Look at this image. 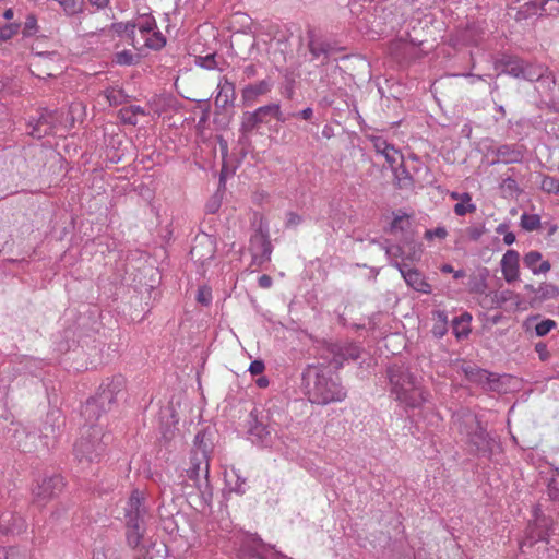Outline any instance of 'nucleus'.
Here are the masks:
<instances>
[{"instance_id":"1","label":"nucleus","mask_w":559,"mask_h":559,"mask_svg":"<svg viewBox=\"0 0 559 559\" xmlns=\"http://www.w3.org/2000/svg\"><path fill=\"white\" fill-rule=\"evenodd\" d=\"M305 378L308 381L309 400L317 404H329L340 402L346 397L344 388L332 377L318 368H310Z\"/></svg>"},{"instance_id":"2","label":"nucleus","mask_w":559,"mask_h":559,"mask_svg":"<svg viewBox=\"0 0 559 559\" xmlns=\"http://www.w3.org/2000/svg\"><path fill=\"white\" fill-rule=\"evenodd\" d=\"M390 381L392 393L406 407H419L428 399V393L407 370H392Z\"/></svg>"},{"instance_id":"3","label":"nucleus","mask_w":559,"mask_h":559,"mask_svg":"<svg viewBox=\"0 0 559 559\" xmlns=\"http://www.w3.org/2000/svg\"><path fill=\"white\" fill-rule=\"evenodd\" d=\"M210 453L211 447L204 442V437L198 433L191 452L190 467L186 471L188 478L194 483L195 487H199L201 473L204 474L206 479L209 477Z\"/></svg>"},{"instance_id":"4","label":"nucleus","mask_w":559,"mask_h":559,"mask_svg":"<svg viewBox=\"0 0 559 559\" xmlns=\"http://www.w3.org/2000/svg\"><path fill=\"white\" fill-rule=\"evenodd\" d=\"M269 117H273L277 121H285V118L283 117V114L281 111L280 104H270L261 106L253 112H246L243 115L241 128L245 132H251L261 124L269 123Z\"/></svg>"},{"instance_id":"5","label":"nucleus","mask_w":559,"mask_h":559,"mask_svg":"<svg viewBox=\"0 0 559 559\" xmlns=\"http://www.w3.org/2000/svg\"><path fill=\"white\" fill-rule=\"evenodd\" d=\"M138 32L143 40V44L140 43L138 47L144 46L158 50L166 44L165 37L157 31L156 22L152 16H144L138 22Z\"/></svg>"},{"instance_id":"6","label":"nucleus","mask_w":559,"mask_h":559,"mask_svg":"<svg viewBox=\"0 0 559 559\" xmlns=\"http://www.w3.org/2000/svg\"><path fill=\"white\" fill-rule=\"evenodd\" d=\"M102 451L103 447L98 438V432L93 435L88 433L87 436L83 435L74 445L75 456L80 462L86 461L87 463H92L98 460Z\"/></svg>"},{"instance_id":"7","label":"nucleus","mask_w":559,"mask_h":559,"mask_svg":"<svg viewBox=\"0 0 559 559\" xmlns=\"http://www.w3.org/2000/svg\"><path fill=\"white\" fill-rule=\"evenodd\" d=\"M464 425L466 429L465 431H461L466 433L468 442L475 445L478 450L485 448L487 444V433L478 423L477 418L473 415H468L464 420Z\"/></svg>"},{"instance_id":"8","label":"nucleus","mask_w":559,"mask_h":559,"mask_svg":"<svg viewBox=\"0 0 559 559\" xmlns=\"http://www.w3.org/2000/svg\"><path fill=\"white\" fill-rule=\"evenodd\" d=\"M63 488V479L61 476L55 475L48 478H44L43 481L33 490L34 495L41 499L46 500L58 492H60Z\"/></svg>"},{"instance_id":"9","label":"nucleus","mask_w":559,"mask_h":559,"mask_svg":"<svg viewBox=\"0 0 559 559\" xmlns=\"http://www.w3.org/2000/svg\"><path fill=\"white\" fill-rule=\"evenodd\" d=\"M520 254L515 250H508L501 259V272L508 283L519 278Z\"/></svg>"},{"instance_id":"10","label":"nucleus","mask_w":559,"mask_h":559,"mask_svg":"<svg viewBox=\"0 0 559 559\" xmlns=\"http://www.w3.org/2000/svg\"><path fill=\"white\" fill-rule=\"evenodd\" d=\"M495 69L498 74H508L514 78H521L524 71V61L512 56H506L495 62Z\"/></svg>"},{"instance_id":"11","label":"nucleus","mask_w":559,"mask_h":559,"mask_svg":"<svg viewBox=\"0 0 559 559\" xmlns=\"http://www.w3.org/2000/svg\"><path fill=\"white\" fill-rule=\"evenodd\" d=\"M272 88V83L267 80H261L257 83L249 84L243 87L241 98L245 105H253L259 96L267 94Z\"/></svg>"},{"instance_id":"12","label":"nucleus","mask_w":559,"mask_h":559,"mask_svg":"<svg viewBox=\"0 0 559 559\" xmlns=\"http://www.w3.org/2000/svg\"><path fill=\"white\" fill-rule=\"evenodd\" d=\"M32 73L37 76H55L61 71V67H56L52 56H38L32 63Z\"/></svg>"},{"instance_id":"13","label":"nucleus","mask_w":559,"mask_h":559,"mask_svg":"<svg viewBox=\"0 0 559 559\" xmlns=\"http://www.w3.org/2000/svg\"><path fill=\"white\" fill-rule=\"evenodd\" d=\"M403 278L407 283L408 286L413 287L415 290L424 294H430L431 293V286L423 274L414 269H400Z\"/></svg>"},{"instance_id":"14","label":"nucleus","mask_w":559,"mask_h":559,"mask_svg":"<svg viewBox=\"0 0 559 559\" xmlns=\"http://www.w3.org/2000/svg\"><path fill=\"white\" fill-rule=\"evenodd\" d=\"M126 526L127 543L130 547L136 548L141 544L144 534L142 521L134 515L133 518L126 519Z\"/></svg>"},{"instance_id":"15","label":"nucleus","mask_w":559,"mask_h":559,"mask_svg":"<svg viewBox=\"0 0 559 559\" xmlns=\"http://www.w3.org/2000/svg\"><path fill=\"white\" fill-rule=\"evenodd\" d=\"M524 264L534 274H545L550 270V263L543 260L538 251H530L524 255Z\"/></svg>"},{"instance_id":"16","label":"nucleus","mask_w":559,"mask_h":559,"mask_svg":"<svg viewBox=\"0 0 559 559\" xmlns=\"http://www.w3.org/2000/svg\"><path fill=\"white\" fill-rule=\"evenodd\" d=\"M190 254L192 259L204 264L207 259H212L214 255L212 241L209 238H204V241H200L191 248Z\"/></svg>"},{"instance_id":"17","label":"nucleus","mask_w":559,"mask_h":559,"mask_svg":"<svg viewBox=\"0 0 559 559\" xmlns=\"http://www.w3.org/2000/svg\"><path fill=\"white\" fill-rule=\"evenodd\" d=\"M332 353L334 354L333 361L336 366H341L343 360L357 359L359 357V348L353 344L345 345L344 347L334 345Z\"/></svg>"},{"instance_id":"18","label":"nucleus","mask_w":559,"mask_h":559,"mask_svg":"<svg viewBox=\"0 0 559 559\" xmlns=\"http://www.w3.org/2000/svg\"><path fill=\"white\" fill-rule=\"evenodd\" d=\"M218 92L215 97V103L222 107H225L235 95V85L228 81L227 78L219 80L217 85Z\"/></svg>"},{"instance_id":"19","label":"nucleus","mask_w":559,"mask_h":559,"mask_svg":"<svg viewBox=\"0 0 559 559\" xmlns=\"http://www.w3.org/2000/svg\"><path fill=\"white\" fill-rule=\"evenodd\" d=\"M142 499V493L139 490H133L131 492L126 507V519L133 518L134 515H136L138 519L142 518L144 514Z\"/></svg>"},{"instance_id":"20","label":"nucleus","mask_w":559,"mask_h":559,"mask_svg":"<svg viewBox=\"0 0 559 559\" xmlns=\"http://www.w3.org/2000/svg\"><path fill=\"white\" fill-rule=\"evenodd\" d=\"M472 316L463 313L453 320V333L457 338H465L471 333Z\"/></svg>"},{"instance_id":"21","label":"nucleus","mask_w":559,"mask_h":559,"mask_svg":"<svg viewBox=\"0 0 559 559\" xmlns=\"http://www.w3.org/2000/svg\"><path fill=\"white\" fill-rule=\"evenodd\" d=\"M135 29H138V23H131V22H118L114 23L111 25V31L116 33L117 35H123L126 34L128 37L131 38L132 45L138 48V45L140 44V40L135 36Z\"/></svg>"},{"instance_id":"22","label":"nucleus","mask_w":559,"mask_h":559,"mask_svg":"<svg viewBox=\"0 0 559 559\" xmlns=\"http://www.w3.org/2000/svg\"><path fill=\"white\" fill-rule=\"evenodd\" d=\"M382 156L388 162L391 170L395 173L396 177H399V168L403 166V154L393 145H390Z\"/></svg>"},{"instance_id":"23","label":"nucleus","mask_w":559,"mask_h":559,"mask_svg":"<svg viewBox=\"0 0 559 559\" xmlns=\"http://www.w3.org/2000/svg\"><path fill=\"white\" fill-rule=\"evenodd\" d=\"M255 243H259L261 247V260L270 261L272 254V245L269 237L265 235H257L251 239V246L253 247Z\"/></svg>"},{"instance_id":"24","label":"nucleus","mask_w":559,"mask_h":559,"mask_svg":"<svg viewBox=\"0 0 559 559\" xmlns=\"http://www.w3.org/2000/svg\"><path fill=\"white\" fill-rule=\"evenodd\" d=\"M0 559H31L29 554L19 547H0Z\"/></svg>"},{"instance_id":"25","label":"nucleus","mask_w":559,"mask_h":559,"mask_svg":"<svg viewBox=\"0 0 559 559\" xmlns=\"http://www.w3.org/2000/svg\"><path fill=\"white\" fill-rule=\"evenodd\" d=\"M463 372L465 373L466 378L473 382H483L489 379L488 372L486 370L479 369L476 366H464Z\"/></svg>"},{"instance_id":"26","label":"nucleus","mask_w":559,"mask_h":559,"mask_svg":"<svg viewBox=\"0 0 559 559\" xmlns=\"http://www.w3.org/2000/svg\"><path fill=\"white\" fill-rule=\"evenodd\" d=\"M544 75V68L542 66H535L524 62V71L521 78L534 82L538 81Z\"/></svg>"},{"instance_id":"27","label":"nucleus","mask_w":559,"mask_h":559,"mask_svg":"<svg viewBox=\"0 0 559 559\" xmlns=\"http://www.w3.org/2000/svg\"><path fill=\"white\" fill-rule=\"evenodd\" d=\"M67 15H75L82 11L83 0H56Z\"/></svg>"},{"instance_id":"28","label":"nucleus","mask_w":559,"mask_h":559,"mask_svg":"<svg viewBox=\"0 0 559 559\" xmlns=\"http://www.w3.org/2000/svg\"><path fill=\"white\" fill-rule=\"evenodd\" d=\"M521 226L527 231L536 230L540 227V217L537 214H523L521 216Z\"/></svg>"},{"instance_id":"29","label":"nucleus","mask_w":559,"mask_h":559,"mask_svg":"<svg viewBox=\"0 0 559 559\" xmlns=\"http://www.w3.org/2000/svg\"><path fill=\"white\" fill-rule=\"evenodd\" d=\"M498 156L503 163H516L521 159L520 152L511 151L506 145L498 148Z\"/></svg>"},{"instance_id":"30","label":"nucleus","mask_w":559,"mask_h":559,"mask_svg":"<svg viewBox=\"0 0 559 559\" xmlns=\"http://www.w3.org/2000/svg\"><path fill=\"white\" fill-rule=\"evenodd\" d=\"M540 189L547 193H557L559 189V180L550 176H543Z\"/></svg>"},{"instance_id":"31","label":"nucleus","mask_w":559,"mask_h":559,"mask_svg":"<svg viewBox=\"0 0 559 559\" xmlns=\"http://www.w3.org/2000/svg\"><path fill=\"white\" fill-rule=\"evenodd\" d=\"M454 213L457 216H464L466 214H472L476 211V205L472 201H460L454 205Z\"/></svg>"},{"instance_id":"32","label":"nucleus","mask_w":559,"mask_h":559,"mask_svg":"<svg viewBox=\"0 0 559 559\" xmlns=\"http://www.w3.org/2000/svg\"><path fill=\"white\" fill-rule=\"evenodd\" d=\"M555 328H556V322L554 320L545 319L542 322L536 324L535 332H536L537 336H545Z\"/></svg>"},{"instance_id":"33","label":"nucleus","mask_w":559,"mask_h":559,"mask_svg":"<svg viewBox=\"0 0 559 559\" xmlns=\"http://www.w3.org/2000/svg\"><path fill=\"white\" fill-rule=\"evenodd\" d=\"M20 25L15 23L0 26V40H8L19 32Z\"/></svg>"},{"instance_id":"34","label":"nucleus","mask_w":559,"mask_h":559,"mask_svg":"<svg viewBox=\"0 0 559 559\" xmlns=\"http://www.w3.org/2000/svg\"><path fill=\"white\" fill-rule=\"evenodd\" d=\"M309 50L314 57H319L321 55H324L329 50V45L319 41L317 39H310L309 41Z\"/></svg>"},{"instance_id":"35","label":"nucleus","mask_w":559,"mask_h":559,"mask_svg":"<svg viewBox=\"0 0 559 559\" xmlns=\"http://www.w3.org/2000/svg\"><path fill=\"white\" fill-rule=\"evenodd\" d=\"M135 56L129 50H122L115 56L116 63L120 66H130L134 62Z\"/></svg>"},{"instance_id":"36","label":"nucleus","mask_w":559,"mask_h":559,"mask_svg":"<svg viewBox=\"0 0 559 559\" xmlns=\"http://www.w3.org/2000/svg\"><path fill=\"white\" fill-rule=\"evenodd\" d=\"M119 117L122 122L135 126L138 123V118L134 116V112L130 110L129 107H123L119 110Z\"/></svg>"},{"instance_id":"37","label":"nucleus","mask_w":559,"mask_h":559,"mask_svg":"<svg viewBox=\"0 0 559 559\" xmlns=\"http://www.w3.org/2000/svg\"><path fill=\"white\" fill-rule=\"evenodd\" d=\"M197 300H198V302H200L202 305H205V306L210 305L212 301L211 288L207 286L200 287L198 289Z\"/></svg>"},{"instance_id":"38","label":"nucleus","mask_w":559,"mask_h":559,"mask_svg":"<svg viewBox=\"0 0 559 559\" xmlns=\"http://www.w3.org/2000/svg\"><path fill=\"white\" fill-rule=\"evenodd\" d=\"M371 142H372L373 148L380 155H382L391 145L382 136H373V138H371Z\"/></svg>"},{"instance_id":"39","label":"nucleus","mask_w":559,"mask_h":559,"mask_svg":"<svg viewBox=\"0 0 559 559\" xmlns=\"http://www.w3.org/2000/svg\"><path fill=\"white\" fill-rule=\"evenodd\" d=\"M105 96H106V99L109 103V105L116 106L120 103L122 94H121V91H119V90L110 88L105 92Z\"/></svg>"},{"instance_id":"40","label":"nucleus","mask_w":559,"mask_h":559,"mask_svg":"<svg viewBox=\"0 0 559 559\" xmlns=\"http://www.w3.org/2000/svg\"><path fill=\"white\" fill-rule=\"evenodd\" d=\"M448 236V231L444 227H437L435 229H428L425 233V238L431 240L432 238L444 239Z\"/></svg>"},{"instance_id":"41","label":"nucleus","mask_w":559,"mask_h":559,"mask_svg":"<svg viewBox=\"0 0 559 559\" xmlns=\"http://www.w3.org/2000/svg\"><path fill=\"white\" fill-rule=\"evenodd\" d=\"M198 63L200 67L205 68L207 70L215 69L216 68L215 55L210 53L205 57H200Z\"/></svg>"},{"instance_id":"42","label":"nucleus","mask_w":559,"mask_h":559,"mask_svg":"<svg viewBox=\"0 0 559 559\" xmlns=\"http://www.w3.org/2000/svg\"><path fill=\"white\" fill-rule=\"evenodd\" d=\"M535 350L536 353L538 354V358L542 360V361H546L550 358V353L547 348V345L543 342H538L536 345H535Z\"/></svg>"},{"instance_id":"43","label":"nucleus","mask_w":559,"mask_h":559,"mask_svg":"<svg viewBox=\"0 0 559 559\" xmlns=\"http://www.w3.org/2000/svg\"><path fill=\"white\" fill-rule=\"evenodd\" d=\"M264 364L262 360H253L249 366V371L253 376L261 374L264 371Z\"/></svg>"},{"instance_id":"44","label":"nucleus","mask_w":559,"mask_h":559,"mask_svg":"<svg viewBox=\"0 0 559 559\" xmlns=\"http://www.w3.org/2000/svg\"><path fill=\"white\" fill-rule=\"evenodd\" d=\"M44 126V122L41 120L38 121L37 126L31 131V135L36 138H41L43 135L48 133L49 127L46 126L44 130H41V127Z\"/></svg>"},{"instance_id":"45","label":"nucleus","mask_w":559,"mask_h":559,"mask_svg":"<svg viewBox=\"0 0 559 559\" xmlns=\"http://www.w3.org/2000/svg\"><path fill=\"white\" fill-rule=\"evenodd\" d=\"M447 320L443 313H438V322L435 324L433 331H440V335L443 334V331H447Z\"/></svg>"},{"instance_id":"46","label":"nucleus","mask_w":559,"mask_h":559,"mask_svg":"<svg viewBox=\"0 0 559 559\" xmlns=\"http://www.w3.org/2000/svg\"><path fill=\"white\" fill-rule=\"evenodd\" d=\"M449 197L452 199V200H455V201H472V195L471 193L468 192H464V193H459L456 191H452L449 193Z\"/></svg>"},{"instance_id":"47","label":"nucleus","mask_w":559,"mask_h":559,"mask_svg":"<svg viewBox=\"0 0 559 559\" xmlns=\"http://www.w3.org/2000/svg\"><path fill=\"white\" fill-rule=\"evenodd\" d=\"M301 222V217L297 214V213H294V212H289L287 214V226L290 227V226H297L298 224H300Z\"/></svg>"},{"instance_id":"48","label":"nucleus","mask_w":559,"mask_h":559,"mask_svg":"<svg viewBox=\"0 0 559 559\" xmlns=\"http://www.w3.org/2000/svg\"><path fill=\"white\" fill-rule=\"evenodd\" d=\"M272 284H273V280L271 276L264 274L259 277V286L261 288L267 289L272 286Z\"/></svg>"},{"instance_id":"49","label":"nucleus","mask_w":559,"mask_h":559,"mask_svg":"<svg viewBox=\"0 0 559 559\" xmlns=\"http://www.w3.org/2000/svg\"><path fill=\"white\" fill-rule=\"evenodd\" d=\"M93 7L97 9H105L109 5L110 0H87Z\"/></svg>"},{"instance_id":"50","label":"nucleus","mask_w":559,"mask_h":559,"mask_svg":"<svg viewBox=\"0 0 559 559\" xmlns=\"http://www.w3.org/2000/svg\"><path fill=\"white\" fill-rule=\"evenodd\" d=\"M298 115L304 120H310L313 116V110L310 107H308V108H305L304 110H301Z\"/></svg>"},{"instance_id":"51","label":"nucleus","mask_w":559,"mask_h":559,"mask_svg":"<svg viewBox=\"0 0 559 559\" xmlns=\"http://www.w3.org/2000/svg\"><path fill=\"white\" fill-rule=\"evenodd\" d=\"M515 241V235L511 231L507 233L503 237V242L508 246L512 245Z\"/></svg>"},{"instance_id":"52","label":"nucleus","mask_w":559,"mask_h":559,"mask_svg":"<svg viewBox=\"0 0 559 559\" xmlns=\"http://www.w3.org/2000/svg\"><path fill=\"white\" fill-rule=\"evenodd\" d=\"M36 26V19L35 16L33 15H29L27 19H26V22H25V28L26 29H32Z\"/></svg>"},{"instance_id":"53","label":"nucleus","mask_w":559,"mask_h":559,"mask_svg":"<svg viewBox=\"0 0 559 559\" xmlns=\"http://www.w3.org/2000/svg\"><path fill=\"white\" fill-rule=\"evenodd\" d=\"M130 108V110H132L134 112V116L138 118L139 115L141 116H144L145 115V111L142 107L140 106H136V105H131V106H128Z\"/></svg>"},{"instance_id":"54","label":"nucleus","mask_w":559,"mask_h":559,"mask_svg":"<svg viewBox=\"0 0 559 559\" xmlns=\"http://www.w3.org/2000/svg\"><path fill=\"white\" fill-rule=\"evenodd\" d=\"M405 221H406V218H404V217H402V216H401V217H395V218L393 219L392 224H391V228H392V229L402 228L401 224H402L403 222H405Z\"/></svg>"},{"instance_id":"55","label":"nucleus","mask_w":559,"mask_h":559,"mask_svg":"<svg viewBox=\"0 0 559 559\" xmlns=\"http://www.w3.org/2000/svg\"><path fill=\"white\" fill-rule=\"evenodd\" d=\"M245 73L247 74V76H253L255 74V68L254 66L250 64L248 67H246L245 69Z\"/></svg>"},{"instance_id":"56","label":"nucleus","mask_w":559,"mask_h":559,"mask_svg":"<svg viewBox=\"0 0 559 559\" xmlns=\"http://www.w3.org/2000/svg\"><path fill=\"white\" fill-rule=\"evenodd\" d=\"M257 384L260 388H265L269 384V381L266 378L262 377V378L258 379Z\"/></svg>"},{"instance_id":"57","label":"nucleus","mask_w":559,"mask_h":559,"mask_svg":"<svg viewBox=\"0 0 559 559\" xmlns=\"http://www.w3.org/2000/svg\"><path fill=\"white\" fill-rule=\"evenodd\" d=\"M13 15H14V12H13V10H12V9H7V10L4 11V13H3V17H4L5 20H11V19L13 17Z\"/></svg>"},{"instance_id":"58","label":"nucleus","mask_w":559,"mask_h":559,"mask_svg":"<svg viewBox=\"0 0 559 559\" xmlns=\"http://www.w3.org/2000/svg\"><path fill=\"white\" fill-rule=\"evenodd\" d=\"M469 235L473 239H477L480 236V231L476 228L469 230Z\"/></svg>"},{"instance_id":"59","label":"nucleus","mask_w":559,"mask_h":559,"mask_svg":"<svg viewBox=\"0 0 559 559\" xmlns=\"http://www.w3.org/2000/svg\"><path fill=\"white\" fill-rule=\"evenodd\" d=\"M441 271H442L443 273H452V272H453V267H452L451 265L447 264V265H443V266L441 267Z\"/></svg>"}]
</instances>
